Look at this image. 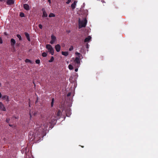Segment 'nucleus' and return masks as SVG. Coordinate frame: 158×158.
<instances>
[{
	"label": "nucleus",
	"mask_w": 158,
	"mask_h": 158,
	"mask_svg": "<svg viewBox=\"0 0 158 158\" xmlns=\"http://www.w3.org/2000/svg\"><path fill=\"white\" fill-rule=\"evenodd\" d=\"M48 127V125L47 123H45L44 124L43 126L41 125V126L39 128L37 129L34 131L32 137H30L31 135H29V138L30 140L32 139V140H35V141L39 140L40 139L41 135L42 132L46 130Z\"/></svg>",
	"instance_id": "f257e3e1"
},
{
	"label": "nucleus",
	"mask_w": 158,
	"mask_h": 158,
	"mask_svg": "<svg viewBox=\"0 0 158 158\" xmlns=\"http://www.w3.org/2000/svg\"><path fill=\"white\" fill-rule=\"evenodd\" d=\"M62 114V112L60 110H58V111H56V116H52L51 117V121L49 123L51 124H55L56 123V120Z\"/></svg>",
	"instance_id": "f03ea898"
},
{
	"label": "nucleus",
	"mask_w": 158,
	"mask_h": 158,
	"mask_svg": "<svg viewBox=\"0 0 158 158\" xmlns=\"http://www.w3.org/2000/svg\"><path fill=\"white\" fill-rule=\"evenodd\" d=\"M87 23V20L85 18L84 19L81 21L79 19V28L85 27Z\"/></svg>",
	"instance_id": "7ed1b4c3"
},
{
	"label": "nucleus",
	"mask_w": 158,
	"mask_h": 158,
	"mask_svg": "<svg viewBox=\"0 0 158 158\" xmlns=\"http://www.w3.org/2000/svg\"><path fill=\"white\" fill-rule=\"evenodd\" d=\"M46 47L51 54L52 55H53L54 50L50 44H48L46 45Z\"/></svg>",
	"instance_id": "20e7f679"
},
{
	"label": "nucleus",
	"mask_w": 158,
	"mask_h": 158,
	"mask_svg": "<svg viewBox=\"0 0 158 158\" xmlns=\"http://www.w3.org/2000/svg\"><path fill=\"white\" fill-rule=\"evenodd\" d=\"M81 58L76 57L74 62L75 63V66L77 67H79L80 64V59Z\"/></svg>",
	"instance_id": "39448f33"
},
{
	"label": "nucleus",
	"mask_w": 158,
	"mask_h": 158,
	"mask_svg": "<svg viewBox=\"0 0 158 158\" xmlns=\"http://www.w3.org/2000/svg\"><path fill=\"white\" fill-rule=\"evenodd\" d=\"M51 40L50 43L51 44H53L56 40V37L53 35H52L51 36Z\"/></svg>",
	"instance_id": "423d86ee"
},
{
	"label": "nucleus",
	"mask_w": 158,
	"mask_h": 158,
	"mask_svg": "<svg viewBox=\"0 0 158 158\" xmlns=\"http://www.w3.org/2000/svg\"><path fill=\"white\" fill-rule=\"evenodd\" d=\"M0 109L4 111L6 110V108L5 107L4 105L1 102H0Z\"/></svg>",
	"instance_id": "0eeeda50"
},
{
	"label": "nucleus",
	"mask_w": 158,
	"mask_h": 158,
	"mask_svg": "<svg viewBox=\"0 0 158 158\" xmlns=\"http://www.w3.org/2000/svg\"><path fill=\"white\" fill-rule=\"evenodd\" d=\"M23 8L26 10H28L30 9V7L27 4H23Z\"/></svg>",
	"instance_id": "6e6552de"
},
{
	"label": "nucleus",
	"mask_w": 158,
	"mask_h": 158,
	"mask_svg": "<svg viewBox=\"0 0 158 158\" xmlns=\"http://www.w3.org/2000/svg\"><path fill=\"white\" fill-rule=\"evenodd\" d=\"M42 11H43V15L42 17H47L48 16V14L46 13V12L45 11V10L43 8L42 9Z\"/></svg>",
	"instance_id": "1a4fd4ad"
},
{
	"label": "nucleus",
	"mask_w": 158,
	"mask_h": 158,
	"mask_svg": "<svg viewBox=\"0 0 158 158\" xmlns=\"http://www.w3.org/2000/svg\"><path fill=\"white\" fill-rule=\"evenodd\" d=\"M55 49L57 52H59L60 50V46L58 44L55 46Z\"/></svg>",
	"instance_id": "9d476101"
},
{
	"label": "nucleus",
	"mask_w": 158,
	"mask_h": 158,
	"mask_svg": "<svg viewBox=\"0 0 158 158\" xmlns=\"http://www.w3.org/2000/svg\"><path fill=\"white\" fill-rule=\"evenodd\" d=\"M11 45V46H13L16 43V42L14 39L12 38L10 40Z\"/></svg>",
	"instance_id": "9b49d317"
},
{
	"label": "nucleus",
	"mask_w": 158,
	"mask_h": 158,
	"mask_svg": "<svg viewBox=\"0 0 158 158\" xmlns=\"http://www.w3.org/2000/svg\"><path fill=\"white\" fill-rule=\"evenodd\" d=\"M91 39V37L90 36H88L84 40V42H86L89 41Z\"/></svg>",
	"instance_id": "f8f14e48"
},
{
	"label": "nucleus",
	"mask_w": 158,
	"mask_h": 158,
	"mask_svg": "<svg viewBox=\"0 0 158 158\" xmlns=\"http://www.w3.org/2000/svg\"><path fill=\"white\" fill-rule=\"evenodd\" d=\"M2 98L3 100H6L7 102H8L9 101L8 96L7 95H4L2 96Z\"/></svg>",
	"instance_id": "ddd939ff"
},
{
	"label": "nucleus",
	"mask_w": 158,
	"mask_h": 158,
	"mask_svg": "<svg viewBox=\"0 0 158 158\" xmlns=\"http://www.w3.org/2000/svg\"><path fill=\"white\" fill-rule=\"evenodd\" d=\"M6 2L7 4L10 5L14 3V1L13 0H7Z\"/></svg>",
	"instance_id": "4468645a"
},
{
	"label": "nucleus",
	"mask_w": 158,
	"mask_h": 158,
	"mask_svg": "<svg viewBox=\"0 0 158 158\" xmlns=\"http://www.w3.org/2000/svg\"><path fill=\"white\" fill-rule=\"evenodd\" d=\"M77 3V2L76 1H74L73 3H72L71 5V7L73 9H74L76 7L75 6L76 5V3Z\"/></svg>",
	"instance_id": "2eb2a0df"
},
{
	"label": "nucleus",
	"mask_w": 158,
	"mask_h": 158,
	"mask_svg": "<svg viewBox=\"0 0 158 158\" xmlns=\"http://www.w3.org/2000/svg\"><path fill=\"white\" fill-rule=\"evenodd\" d=\"M24 34H25V35L26 37L27 38V40H28L29 41H30V38L29 34L28 33H27V32H25Z\"/></svg>",
	"instance_id": "dca6fc26"
},
{
	"label": "nucleus",
	"mask_w": 158,
	"mask_h": 158,
	"mask_svg": "<svg viewBox=\"0 0 158 158\" xmlns=\"http://www.w3.org/2000/svg\"><path fill=\"white\" fill-rule=\"evenodd\" d=\"M61 54L63 55L67 56L69 54V53L68 52H62Z\"/></svg>",
	"instance_id": "f3484780"
},
{
	"label": "nucleus",
	"mask_w": 158,
	"mask_h": 158,
	"mask_svg": "<svg viewBox=\"0 0 158 158\" xmlns=\"http://www.w3.org/2000/svg\"><path fill=\"white\" fill-rule=\"evenodd\" d=\"M75 54L77 56V57L81 58V56H82V55L77 52H75Z\"/></svg>",
	"instance_id": "a211bd4d"
},
{
	"label": "nucleus",
	"mask_w": 158,
	"mask_h": 158,
	"mask_svg": "<svg viewBox=\"0 0 158 158\" xmlns=\"http://www.w3.org/2000/svg\"><path fill=\"white\" fill-rule=\"evenodd\" d=\"M55 16V15L53 13H50L49 15V17H54Z\"/></svg>",
	"instance_id": "6ab92c4d"
},
{
	"label": "nucleus",
	"mask_w": 158,
	"mask_h": 158,
	"mask_svg": "<svg viewBox=\"0 0 158 158\" xmlns=\"http://www.w3.org/2000/svg\"><path fill=\"white\" fill-rule=\"evenodd\" d=\"M54 60V58L53 56H52L51 57V59L49 60L48 62H52Z\"/></svg>",
	"instance_id": "aec40b11"
},
{
	"label": "nucleus",
	"mask_w": 158,
	"mask_h": 158,
	"mask_svg": "<svg viewBox=\"0 0 158 158\" xmlns=\"http://www.w3.org/2000/svg\"><path fill=\"white\" fill-rule=\"evenodd\" d=\"M54 100V98H52V102H51V106L52 107L53 106Z\"/></svg>",
	"instance_id": "412c9836"
},
{
	"label": "nucleus",
	"mask_w": 158,
	"mask_h": 158,
	"mask_svg": "<svg viewBox=\"0 0 158 158\" xmlns=\"http://www.w3.org/2000/svg\"><path fill=\"white\" fill-rule=\"evenodd\" d=\"M70 70H72L73 69V67L71 64H69L68 66Z\"/></svg>",
	"instance_id": "4be33fe9"
},
{
	"label": "nucleus",
	"mask_w": 158,
	"mask_h": 158,
	"mask_svg": "<svg viewBox=\"0 0 158 158\" xmlns=\"http://www.w3.org/2000/svg\"><path fill=\"white\" fill-rule=\"evenodd\" d=\"M42 55L43 57H46L47 56V54L45 52H44L42 53Z\"/></svg>",
	"instance_id": "5701e85b"
},
{
	"label": "nucleus",
	"mask_w": 158,
	"mask_h": 158,
	"mask_svg": "<svg viewBox=\"0 0 158 158\" xmlns=\"http://www.w3.org/2000/svg\"><path fill=\"white\" fill-rule=\"evenodd\" d=\"M16 36L20 40H22L21 37L20 35L18 34Z\"/></svg>",
	"instance_id": "b1692460"
},
{
	"label": "nucleus",
	"mask_w": 158,
	"mask_h": 158,
	"mask_svg": "<svg viewBox=\"0 0 158 158\" xmlns=\"http://www.w3.org/2000/svg\"><path fill=\"white\" fill-rule=\"evenodd\" d=\"M25 62L26 63H31V61L30 60L28 59H26L25 60Z\"/></svg>",
	"instance_id": "393cba45"
},
{
	"label": "nucleus",
	"mask_w": 158,
	"mask_h": 158,
	"mask_svg": "<svg viewBox=\"0 0 158 158\" xmlns=\"http://www.w3.org/2000/svg\"><path fill=\"white\" fill-rule=\"evenodd\" d=\"M35 63L37 64H39L40 63V60L39 59H37L35 60Z\"/></svg>",
	"instance_id": "a878e982"
},
{
	"label": "nucleus",
	"mask_w": 158,
	"mask_h": 158,
	"mask_svg": "<svg viewBox=\"0 0 158 158\" xmlns=\"http://www.w3.org/2000/svg\"><path fill=\"white\" fill-rule=\"evenodd\" d=\"M10 120V119L9 118H6V122L7 123H9Z\"/></svg>",
	"instance_id": "bb28decb"
},
{
	"label": "nucleus",
	"mask_w": 158,
	"mask_h": 158,
	"mask_svg": "<svg viewBox=\"0 0 158 158\" xmlns=\"http://www.w3.org/2000/svg\"><path fill=\"white\" fill-rule=\"evenodd\" d=\"M73 49V47L72 46H71L70 48H69V51H71Z\"/></svg>",
	"instance_id": "cd10ccee"
},
{
	"label": "nucleus",
	"mask_w": 158,
	"mask_h": 158,
	"mask_svg": "<svg viewBox=\"0 0 158 158\" xmlns=\"http://www.w3.org/2000/svg\"><path fill=\"white\" fill-rule=\"evenodd\" d=\"M38 27L40 29H42L43 28L42 25L41 24H39L38 25Z\"/></svg>",
	"instance_id": "c85d7f7f"
},
{
	"label": "nucleus",
	"mask_w": 158,
	"mask_h": 158,
	"mask_svg": "<svg viewBox=\"0 0 158 158\" xmlns=\"http://www.w3.org/2000/svg\"><path fill=\"white\" fill-rule=\"evenodd\" d=\"M20 16L21 17H24V14L23 13H21L20 14Z\"/></svg>",
	"instance_id": "c756f323"
},
{
	"label": "nucleus",
	"mask_w": 158,
	"mask_h": 158,
	"mask_svg": "<svg viewBox=\"0 0 158 158\" xmlns=\"http://www.w3.org/2000/svg\"><path fill=\"white\" fill-rule=\"evenodd\" d=\"M71 2V0H68L66 2V3L67 4H69L70 2Z\"/></svg>",
	"instance_id": "7c9ffc66"
},
{
	"label": "nucleus",
	"mask_w": 158,
	"mask_h": 158,
	"mask_svg": "<svg viewBox=\"0 0 158 158\" xmlns=\"http://www.w3.org/2000/svg\"><path fill=\"white\" fill-rule=\"evenodd\" d=\"M2 41L1 38H0V43L2 44Z\"/></svg>",
	"instance_id": "2f4dec72"
},
{
	"label": "nucleus",
	"mask_w": 158,
	"mask_h": 158,
	"mask_svg": "<svg viewBox=\"0 0 158 158\" xmlns=\"http://www.w3.org/2000/svg\"><path fill=\"white\" fill-rule=\"evenodd\" d=\"M70 95H71V93H68V94H67V96L68 97H69V96H70Z\"/></svg>",
	"instance_id": "473e14b6"
},
{
	"label": "nucleus",
	"mask_w": 158,
	"mask_h": 158,
	"mask_svg": "<svg viewBox=\"0 0 158 158\" xmlns=\"http://www.w3.org/2000/svg\"><path fill=\"white\" fill-rule=\"evenodd\" d=\"M78 68H76V69H75V72H77V71H78Z\"/></svg>",
	"instance_id": "72a5a7b5"
},
{
	"label": "nucleus",
	"mask_w": 158,
	"mask_h": 158,
	"mask_svg": "<svg viewBox=\"0 0 158 158\" xmlns=\"http://www.w3.org/2000/svg\"><path fill=\"white\" fill-rule=\"evenodd\" d=\"M48 1L49 3H51V0H48Z\"/></svg>",
	"instance_id": "f704fd0d"
},
{
	"label": "nucleus",
	"mask_w": 158,
	"mask_h": 158,
	"mask_svg": "<svg viewBox=\"0 0 158 158\" xmlns=\"http://www.w3.org/2000/svg\"><path fill=\"white\" fill-rule=\"evenodd\" d=\"M88 46H89L88 44H86V46L87 48H88Z\"/></svg>",
	"instance_id": "c9c22d12"
},
{
	"label": "nucleus",
	"mask_w": 158,
	"mask_h": 158,
	"mask_svg": "<svg viewBox=\"0 0 158 158\" xmlns=\"http://www.w3.org/2000/svg\"><path fill=\"white\" fill-rule=\"evenodd\" d=\"M2 97V94L0 92V98H1Z\"/></svg>",
	"instance_id": "e433bc0d"
},
{
	"label": "nucleus",
	"mask_w": 158,
	"mask_h": 158,
	"mask_svg": "<svg viewBox=\"0 0 158 158\" xmlns=\"http://www.w3.org/2000/svg\"><path fill=\"white\" fill-rule=\"evenodd\" d=\"M67 32H68V33H69L70 32V31H67Z\"/></svg>",
	"instance_id": "4c0bfd02"
},
{
	"label": "nucleus",
	"mask_w": 158,
	"mask_h": 158,
	"mask_svg": "<svg viewBox=\"0 0 158 158\" xmlns=\"http://www.w3.org/2000/svg\"><path fill=\"white\" fill-rule=\"evenodd\" d=\"M9 126L10 127H12V125H11V124H9Z\"/></svg>",
	"instance_id": "58836bf2"
},
{
	"label": "nucleus",
	"mask_w": 158,
	"mask_h": 158,
	"mask_svg": "<svg viewBox=\"0 0 158 158\" xmlns=\"http://www.w3.org/2000/svg\"><path fill=\"white\" fill-rule=\"evenodd\" d=\"M29 106H30V99H29Z\"/></svg>",
	"instance_id": "ea45409f"
},
{
	"label": "nucleus",
	"mask_w": 158,
	"mask_h": 158,
	"mask_svg": "<svg viewBox=\"0 0 158 158\" xmlns=\"http://www.w3.org/2000/svg\"><path fill=\"white\" fill-rule=\"evenodd\" d=\"M4 0H0V1L1 2H2Z\"/></svg>",
	"instance_id": "a19ab883"
},
{
	"label": "nucleus",
	"mask_w": 158,
	"mask_h": 158,
	"mask_svg": "<svg viewBox=\"0 0 158 158\" xmlns=\"http://www.w3.org/2000/svg\"><path fill=\"white\" fill-rule=\"evenodd\" d=\"M66 115L67 116H69V115H67V114L66 113Z\"/></svg>",
	"instance_id": "79ce46f5"
},
{
	"label": "nucleus",
	"mask_w": 158,
	"mask_h": 158,
	"mask_svg": "<svg viewBox=\"0 0 158 158\" xmlns=\"http://www.w3.org/2000/svg\"><path fill=\"white\" fill-rule=\"evenodd\" d=\"M81 147L82 148H83L84 147L83 146H81Z\"/></svg>",
	"instance_id": "37998d69"
},
{
	"label": "nucleus",
	"mask_w": 158,
	"mask_h": 158,
	"mask_svg": "<svg viewBox=\"0 0 158 158\" xmlns=\"http://www.w3.org/2000/svg\"><path fill=\"white\" fill-rule=\"evenodd\" d=\"M28 0H26V1H27Z\"/></svg>",
	"instance_id": "c03bdc74"
},
{
	"label": "nucleus",
	"mask_w": 158,
	"mask_h": 158,
	"mask_svg": "<svg viewBox=\"0 0 158 158\" xmlns=\"http://www.w3.org/2000/svg\"><path fill=\"white\" fill-rule=\"evenodd\" d=\"M67 112H68V110H67Z\"/></svg>",
	"instance_id": "a18cd8bd"
},
{
	"label": "nucleus",
	"mask_w": 158,
	"mask_h": 158,
	"mask_svg": "<svg viewBox=\"0 0 158 158\" xmlns=\"http://www.w3.org/2000/svg\"><path fill=\"white\" fill-rule=\"evenodd\" d=\"M69 112L70 111V110H69Z\"/></svg>",
	"instance_id": "49530a36"
},
{
	"label": "nucleus",
	"mask_w": 158,
	"mask_h": 158,
	"mask_svg": "<svg viewBox=\"0 0 158 158\" xmlns=\"http://www.w3.org/2000/svg\"><path fill=\"white\" fill-rule=\"evenodd\" d=\"M1 85V83H0V85Z\"/></svg>",
	"instance_id": "de8ad7c7"
}]
</instances>
